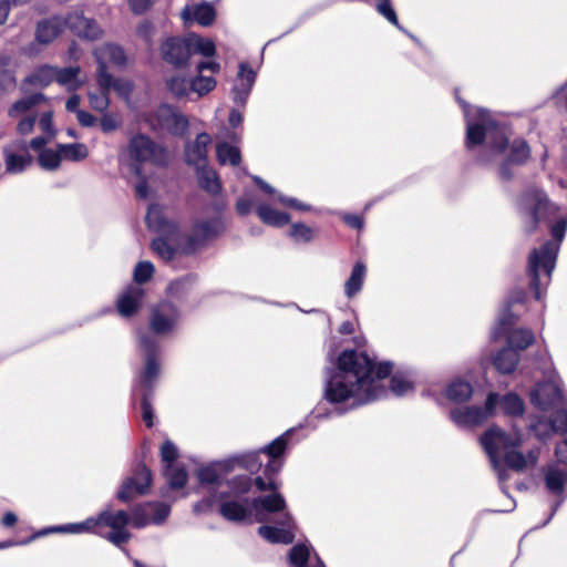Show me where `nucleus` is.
Returning <instances> with one entry per match:
<instances>
[{
    "mask_svg": "<svg viewBox=\"0 0 567 567\" xmlns=\"http://www.w3.org/2000/svg\"><path fill=\"white\" fill-rule=\"evenodd\" d=\"M32 162L33 157L29 153L25 155L8 153L6 155V169L10 174L22 173L32 164Z\"/></svg>",
    "mask_w": 567,
    "mask_h": 567,
    "instance_id": "obj_44",
    "label": "nucleus"
},
{
    "mask_svg": "<svg viewBox=\"0 0 567 567\" xmlns=\"http://www.w3.org/2000/svg\"><path fill=\"white\" fill-rule=\"evenodd\" d=\"M507 150L508 153L505 154L497 168V175L504 182H509L514 178L513 166L525 165L530 158L532 153L527 141L520 137L513 140L511 143L508 142Z\"/></svg>",
    "mask_w": 567,
    "mask_h": 567,
    "instance_id": "obj_12",
    "label": "nucleus"
},
{
    "mask_svg": "<svg viewBox=\"0 0 567 567\" xmlns=\"http://www.w3.org/2000/svg\"><path fill=\"white\" fill-rule=\"evenodd\" d=\"M554 220L555 223L549 227L553 240L545 241L539 249H533L528 258L529 289L537 300L542 297L539 268L542 267L545 274L550 277L556 265L559 245L564 240L567 230V215L560 216L558 214Z\"/></svg>",
    "mask_w": 567,
    "mask_h": 567,
    "instance_id": "obj_5",
    "label": "nucleus"
},
{
    "mask_svg": "<svg viewBox=\"0 0 567 567\" xmlns=\"http://www.w3.org/2000/svg\"><path fill=\"white\" fill-rule=\"evenodd\" d=\"M560 398V390L555 386L543 388L532 394V401L542 410H548Z\"/></svg>",
    "mask_w": 567,
    "mask_h": 567,
    "instance_id": "obj_37",
    "label": "nucleus"
},
{
    "mask_svg": "<svg viewBox=\"0 0 567 567\" xmlns=\"http://www.w3.org/2000/svg\"><path fill=\"white\" fill-rule=\"evenodd\" d=\"M508 349L514 351H524L535 343V334L528 328H515L506 333Z\"/></svg>",
    "mask_w": 567,
    "mask_h": 567,
    "instance_id": "obj_26",
    "label": "nucleus"
},
{
    "mask_svg": "<svg viewBox=\"0 0 567 567\" xmlns=\"http://www.w3.org/2000/svg\"><path fill=\"white\" fill-rule=\"evenodd\" d=\"M223 499L218 512L224 519L233 523H243L250 516V509L248 507L250 503L248 498H244L243 501Z\"/></svg>",
    "mask_w": 567,
    "mask_h": 567,
    "instance_id": "obj_22",
    "label": "nucleus"
},
{
    "mask_svg": "<svg viewBox=\"0 0 567 567\" xmlns=\"http://www.w3.org/2000/svg\"><path fill=\"white\" fill-rule=\"evenodd\" d=\"M56 148L61 153V158L72 162H79L87 157L89 151L83 143L58 144Z\"/></svg>",
    "mask_w": 567,
    "mask_h": 567,
    "instance_id": "obj_42",
    "label": "nucleus"
},
{
    "mask_svg": "<svg viewBox=\"0 0 567 567\" xmlns=\"http://www.w3.org/2000/svg\"><path fill=\"white\" fill-rule=\"evenodd\" d=\"M393 364L377 363L367 352L343 350L337 358V370L327 378L323 398L331 404L352 400L350 408L369 404L386 395L379 381L391 375Z\"/></svg>",
    "mask_w": 567,
    "mask_h": 567,
    "instance_id": "obj_1",
    "label": "nucleus"
},
{
    "mask_svg": "<svg viewBox=\"0 0 567 567\" xmlns=\"http://www.w3.org/2000/svg\"><path fill=\"white\" fill-rule=\"evenodd\" d=\"M446 398L455 403L467 402L473 395V386L468 381L454 380L446 388Z\"/></svg>",
    "mask_w": 567,
    "mask_h": 567,
    "instance_id": "obj_34",
    "label": "nucleus"
},
{
    "mask_svg": "<svg viewBox=\"0 0 567 567\" xmlns=\"http://www.w3.org/2000/svg\"><path fill=\"white\" fill-rule=\"evenodd\" d=\"M153 396L154 393L146 392L142 393L141 398L142 417L148 429L154 425V410L152 406Z\"/></svg>",
    "mask_w": 567,
    "mask_h": 567,
    "instance_id": "obj_58",
    "label": "nucleus"
},
{
    "mask_svg": "<svg viewBox=\"0 0 567 567\" xmlns=\"http://www.w3.org/2000/svg\"><path fill=\"white\" fill-rule=\"evenodd\" d=\"M290 236L296 241L309 243L313 238V230L303 223H295L290 227Z\"/></svg>",
    "mask_w": 567,
    "mask_h": 567,
    "instance_id": "obj_60",
    "label": "nucleus"
},
{
    "mask_svg": "<svg viewBox=\"0 0 567 567\" xmlns=\"http://www.w3.org/2000/svg\"><path fill=\"white\" fill-rule=\"evenodd\" d=\"M64 23L75 35L86 40H97L103 31L94 19H89L81 11L70 12L64 18Z\"/></svg>",
    "mask_w": 567,
    "mask_h": 567,
    "instance_id": "obj_16",
    "label": "nucleus"
},
{
    "mask_svg": "<svg viewBox=\"0 0 567 567\" xmlns=\"http://www.w3.org/2000/svg\"><path fill=\"white\" fill-rule=\"evenodd\" d=\"M128 524L130 516L127 512L123 509L116 512L104 509L96 516L89 517L81 523L54 526L34 532L24 540L9 539L0 542V549L27 545L37 538L49 535L51 533H90L109 540L116 547H122L132 537L131 532L127 529Z\"/></svg>",
    "mask_w": 567,
    "mask_h": 567,
    "instance_id": "obj_2",
    "label": "nucleus"
},
{
    "mask_svg": "<svg viewBox=\"0 0 567 567\" xmlns=\"http://www.w3.org/2000/svg\"><path fill=\"white\" fill-rule=\"evenodd\" d=\"M271 494L266 496H258L251 499L250 506L256 513V520L262 523L266 520L265 514H275L284 512L287 507L285 497L276 491H270Z\"/></svg>",
    "mask_w": 567,
    "mask_h": 567,
    "instance_id": "obj_18",
    "label": "nucleus"
},
{
    "mask_svg": "<svg viewBox=\"0 0 567 567\" xmlns=\"http://www.w3.org/2000/svg\"><path fill=\"white\" fill-rule=\"evenodd\" d=\"M367 276V267L363 261L354 264L350 277L344 284V293L348 298L354 297L361 289Z\"/></svg>",
    "mask_w": 567,
    "mask_h": 567,
    "instance_id": "obj_33",
    "label": "nucleus"
},
{
    "mask_svg": "<svg viewBox=\"0 0 567 567\" xmlns=\"http://www.w3.org/2000/svg\"><path fill=\"white\" fill-rule=\"evenodd\" d=\"M155 268L151 261H140L133 274L135 285L140 286L150 281L154 275Z\"/></svg>",
    "mask_w": 567,
    "mask_h": 567,
    "instance_id": "obj_52",
    "label": "nucleus"
},
{
    "mask_svg": "<svg viewBox=\"0 0 567 567\" xmlns=\"http://www.w3.org/2000/svg\"><path fill=\"white\" fill-rule=\"evenodd\" d=\"M516 322V317L511 312L508 308L507 311L499 318L498 323L493 332V338L497 339L499 337L506 336L513 328Z\"/></svg>",
    "mask_w": 567,
    "mask_h": 567,
    "instance_id": "obj_56",
    "label": "nucleus"
},
{
    "mask_svg": "<svg viewBox=\"0 0 567 567\" xmlns=\"http://www.w3.org/2000/svg\"><path fill=\"white\" fill-rule=\"evenodd\" d=\"M164 475L167 477L169 488L174 491L182 489L188 481V474L184 467L172 466L169 470L164 467Z\"/></svg>",
    "mask_w": 567,
    "mask_h": 567,
    "instance_id": "obj_46",
    "label": "nucleus"
},
{
    "mask_svg": "<svg viewBox=\"0 0 567 567\" xmlns=\"http://www.w3.org/2000/svg\"><path fill=\"white\" fill-rule=\"evenodd\" d=\"M238 76L243 81H245L243 83V86H245V87H243V89L235 87L234 89V92H235V97L234 99H235V101L244 100L248 95V93H249V91H250V89H251V86H252V84L255 82L256 73L248 65V63L241 62V63H239Z\"/></svg>",
    "mask_w": 567,
    "mask_h": 567,
    "instance_id": "obj_39",
    "label": "nucleus"
},
{
    "mask_svg": "<svg viewBox=\"0 0 567 567\" xmlns=\"http://www.w3.org/2000/svg\"><path fill=\"white\" fill-rule=\"evenodd\" d=\"M212 142L208 133L203 132L196 135L194 142L185 144L184 161L187 165L199 167L207 164V147Z\"/></svg>",
    "mask_w": 567,
    "mask_h": 567,
    "instance_id": "obj_19",
    "label": "nucleus"
},
{
    "mask_svg": "<svg viewBox=\"0 0 567 567\" xmlns=\"http://www.w3.org/2000/svg\"><path fill=\"white\" fill-rule=\"evenodd\" d=\"M197 478L199 483L204 485L217 484L219 482V470L217 465L210 464L198 468Z\"/></svg>",
    "mask_w": 567,
    "mask_h": 567,
    "instance_id": "obj_55",
    "label": "nucleus"
},
{
    "mask_svg": "<svg viewBox=\"0 0 567 567\" xmlns=\"http://www.w3.org/2000/svg\"><path fill=\"white\" fill-rule=\"evenodd\" d=\"M227 485L229 492H221L219 498H228L229 496L240 498L247 495L251 491V487L255 486V478L248 475H236L227 481Z\"/></svg>",
    "mask_w": 567,
    "mask_h": 567,
    "instance_id": "obj_32",
    "label": "nucleus"
},
{
    "mask_svg": "<svg viewBox=\"0 0 567 567\" xmlns=\"http://www.w3.org/2000/svg\"><path fill=\"white\" fill-rule=\"evenodd\" d=\"M96 83L100 90L111 93L114 90L118 95L127 96L132 92V84L128 81L114 78L107 71V65L104 61L97 63L96 69Z\"/></svg>",
    "mask_w": 567,
    "mask_h": 567,
    "instance_id": "obj_21",
    "label": "nucleus"
},
{
    "mask_svg": "<svg viewBox=\"0 0 567 567\" xmlns=\"http://www.w3.org/2000/svg\"><path fill=\"white\" fill-rule=\"evenodd\" d=\"M140 347L145 353L144 369L140 373L138 384L142 393H154V384L159 375L158 343L150 334L140 337Z\"/></svg>",
    "mask_w": 567,
    "mask_h": 567,
    "instance_id": "obj_11",
    "label": "nucleus"
},
{
    "mask_svg": "<svg viewBox=\"0 0 567 567\" xmlns=\"http://www.w3.org/2000/svg\"><path fill=\"white\" fill-rule=\"evenodd\" d=\"M39 127L44 133H47L50 137L55 136L56 131L53 125V112L52 111L43 112L41 114L40 120H39Z\"/></svg>",
    "mask_w": 567,
    "mask_h": 567,
    "instance_id": "obj_64",
    "label": "nucleus"
},
{
    "mask_svg": "<svg viewBox=\"0 0 567 567\" xmlns=\"http://www.w3.org/2000/svg\"><path fill=\"white\" fill-rule=\"evenodd\" d=\"M290 439V431L285 432L268 445L261 447L266 464L264 468V476L255 477V486L259 492L279 489L280 484L277 481V475L282 470L285 453Z\"/></svg>",
    "mask_w": 567,
    "mask_h": 567,
    "instance_id": "obj_6",
    "label": "nucleus"
},
{
    "mask_svg": "<svg viewBox=\"0 0 567 567\" xmlns=\"http://www.w3.org/2000/svg\"><path fill=\"white\" fill-rule=\"evenodd\" d=\"M152 484V471L147 467L144 460H141L133 466L132 474L121 483L116 492V498L121 503H131L137 497L148 494Z\"/></svg>",
    "mask_w": 567,
    "mask_h": 567,
    "instance_id": "obj_10",
    "label": "nucleus"
},
{
    "mask_svg": "<svg viewBox=\"0 0 567 567\" xmlns=\"http://www.w3.org/2000/svg\"><path fill=\"white\" fill-rule=\"evenodd\" d=\"M168 91L177 99L187 96L192 91V79L174 75L166 81Z\"/></svg>",
    "mask_w": 567,
    "mask_h": 567,
    "instance_id": "obj_45",
    "label": "nucleus"
},
{
    "mask_svg": "<svg viewBox=\"0 0 567 567\" xmlns=\"http://www.w3.org/2000/svg\"><path fill=\"white\" fill-rule=\"evenodd\" d=\"M96 62L106 61L117 66H124L126 64V55L122 47L114 43H105L94 51Z\"/></svg>",
    "mask_w": 567,
    "mask_h": 567,
    "instance_id": "obj_29",
    "label": "nucleus"
},
{
    "mask_svg": "<svg viewBox=\"0 0 567 567\" xmlns=\"http://www.w3.org/2000/svg\"><path fill=\"white\" fill-rule=\"evenodd\" d=\"M193 281L194 278L190 275H187L183 278H178L168 285L166 292L172 297L181 298L187 293L189 286L192 285Z\"/></svg>",
    "mask_w": 567,
    "mask_h": 567,
    "instance_id": "obj_53",
    "label": "nucleus"
},
{
    "mask_svg": "<svg viewBox=\"0 0 567 567\" xmlns=\"http://www.w3.org/2000/svg\"><path fill=\"white\" fill-rule=\"evenodd\" d=\"M109 95V92H104L102 90H100L99 93L89 92L87 96L91 107L97 112L106 111L110 105Z\"/></svg>",
    "mask_w": 567,
    "mask_h": 567,
    "instance_id": "obj_61",
    "label": "nucleus"
},
{
    "mask_svg": "<svg viewBox=\"0 0 567 567\" xmlns=\"http://www.w3.org/2000/svg\"><path fill=\"white\" fill-rule=\"evenodd\" d=\"M80 73L79 66H66L62 69L55 68V81L59 84L65 85L73 82Z\"/></svg>",
    "mask_w": 567,
    "mask_h": 567,
    "instance_id": "obj_63",
    "label": "nucleus"
},
{
    "mask_svg": "<svg viewBox=\"0 0 567 567\" xmlns=\"http://www.w3.org/2000/svg\"><path fill=\"white\" fill-rule=\"evenodd\" d=\"M450 419L457 426H476L481 425L486 421V412L483 408L472 405L464 409H453L450 412Z\"/></svg>",
    "mask_w": 567,
    "mask_h": 567,
    "instance_id": "obj_24",
    "label": "nucleus"
},
{
    "mask_svg": "<svg viewBox=\"0 0 567 567\" xmlns=\"http://www.w3.org/2000/svg\"><path fill=\"white\" fill-rule=\"evenodd\" d=\"M310 553L305 544H297L289 550V563L291 567H309Z\"/></svg>",
    "mask_w": 567,
    "mask_h": 567,
    "instance_id": "obj_49",
    "label": "nucleus"
},
{
    "mask_svg": "<svg viewBox=\"0 0 567 567\" xmlns=\"http://www.w3.org/2000/svg\"><path fill=\"white\" fill-rule=\"evenodd\" d=\"M61 153L60 151H53L52 148L42 150L38 155L39 165L47 171H55L61 165Z\"/></svg>",
    "mask_w": 567,
    "mask_h": 567,
    "instance_id": "obj_47",
    "label": "nucleus"
},
{
    "mask_svg": "<svg viewBox=\"0 0 567 567\" xmlns=\"http://www.w3.org/2000/svg\"><path fill=\"white\" fill-rule=\"evenodd\" d=\"M519 362V353L513 349H501L493 359L495 369L502 374L513 373Z\"/></svg>",
    "mask_w": 567,
    "mask_h": 567,
    "instance_id": "obj_30",
    "label": "nucleus"
},
{
    "mask_svg": "<svg viewBox=\"0 0 567 567\" xmlns=\"http://www.w3.org/2000/svg\"><path fill=\"white\" fill-rule=\"evenodd\" d=\"M128 155L136 163L134 173L141 176L140 164L151 162L158 166L167 165L168 154L165 147L157 145L148 135L136 134L128 142Z\"/></svg>",
    "mask_w": 567,
    "mask_h": 567,
    "instance_id": "obj_9",
    "label": "nucleus"
},
{
    "mask_svg": "<svg viewBox=\"0 0 567 567\" xmlns=\"http://www.w3.org/2000/svg\"><path fill=\"white\" fill-rule=\"evenodd\" d=\"M223 225L219 219L212 218L196 221L190 235L186 236V243L182 247L184 255L194 254L199 247H203L207 240L219 235Z\"/></svg>",
    "mask_w": 567,
    "mask_h": 567,
    "instance_id": "obj_14",
    "label": "nucleus"
},
{
    "mask_svg": "<svg viewBox=\"0 0 567 567\" xmlns=\"http://www.w3.org/2000/svg\"><path fill=\"white\" fill-rule=\"evenodd\" d=\"M390 390L395 395L402 396L414 390V383L403 373L396 372L391 375Z\"/></svg>",
    "mask_w": 567,
    "mask_h": 567,
    "instance_id": "obj_48",
    "label": "nucleus"
},
{
    "mask_svg": "<svg viewBox=\"0 0 567 567\" xmlns=\"http://www.w3.org/2000/svg\"><path fill=\"white\" fill-rule=\"evenodd\" d=\"M256 214L259 219L268 226L284 227L290 221V215L288 213L277 210L266 203L257 206Z\"/></svg>",
    "mask_w": 567,
    "mask_h": 567,
    "instance_id": "obj_27",
    "label": "nucleus"
},
{
    "mask_svg": "<svg viewBox=\"0 0 567 567\" xmlns=\"http://www.w3.org/2000/svg\"><path fill=\"white\" fill-rule=\"evenodd\" d=\"M196 171L198 184L202 189L213 196H216L221 192L223 186L216 171L208 168L207 164L196 167Z\"/></svg>",
    "mask_w": 567,
    "mask_h": 567,
    "instance_id": "obj_28",
    "label": "nucleus"
},
{
    "mask_svg": "<svg viewBox=\"0 0 567 567\" xmlns=\"http://www.w3.org/2000/svg\"><path fill=\"white\" fill-rule=\"evenodd\" d=\"M161 460L165 464V467L169 470L174 462L178 458V450L176 445L171 441L166 440L161 446Z\"/></svg>",
    "mask_w": 567,
    "mask_h": 567,
    "instance_id": "obj_57",
    "label": "nucleus"
},
{
    "mask_svg": "<svg viewBox=\"0 0 567 567\" xmlns=\"http://www.w3.org/2000/svg\"><path fill=\"white\" fill-rule=\"evenodd\" d=\"M524 209L530 218L526 234H534L540 223H550L560 213V208L553 203L547 193L537 187L527 188L520 196Z\"/></svg>",
    "mask_w": 567,
    "mask_h": 567,
    "instance_id": "obj_7",
    "label": "nucleus"
},
{
    "mask_svg": "<svg viewBox=\"0 0 567 567\" xmlns=\"http://www.w3.org/2000/svg\"><path fill=\"white\" fill-rule=\"evenodd\" d=\"M499 404L503 413L509 416H520L525 410L523 400L514 392L504 394Z\"/></svg>",
    "mask_w": 567,
    "mask_h": 567,
    "instance_id": "obj_41",
    "label": "nucleus"
},
{
    "mask_svg": "<svg viewBox=\"0 0 567 567\" xmlns=\"http://www.w3.org/2000/svg\"><path fill=\"white\" fill-rule=\"evenodd\" d=\"M159 236L151 243L152 249L165 261H172L176 255V248L169 241H175L179 235V225L175 220L166 218L161 212L150 209L146 216Z\"/></svg>",
    "mask_w": 567,
    "mask_h": 567,
    "instance_id": "obj_8",
    "label": "nucleus"
},
{
    "mask_svg": "<svg viewBox=\"0 0 567 567\" xmlns=\"http://www.w3.org/2000/svg\"><path fill=\"white\" fill-rule=\"evenodd\" d=\"M150 509H152L153 514L151 516L152 524L159 525L166 520L169 516L171 507L162 502H152Z\"/></svg>",
    "mask_w": 567,
    "mask_h": 567,
    "instance_id": "obj_62",
    "label": "nucleus"
},
{
    "mask_svg": "<svg viewBox=\"0 0 567 567\" xmlns=\"http://www.w3.org/2000/svg\"><path fill=\"white\" fill-rule=\"evenodd\" d=\"M258 534L271 544L289 545L295 539V534L291 530L269 525L259 526Z\"/></svg>",
    "mask_w": 567,
    "mask_h": 567,
    "instance_id": "obj_35",
    "label": "nucleus"
},
{
    "mask_svg": "<svg viewBox=\"0 0 567 567\" xmlns=\"http://www.w3.org/2000/svg\"><path fill=\"white\" fill-rule=\"evenodd\" d=\"M264 453L261 449H259L257 451H251L235 456V462L238 467L246 470L250 474H256L258 472L264 473L266 464V462H264Z\"/></svg>",
    "mask_w": 567,
    "mask_h": 567,
    "instance_id": "obj_31",
    "label": "nucleus"
},
{
    "mask_svg": "<svg viewBox=\"0 0 567 567\" xmlns=\"http://www.w3.org/2000/svg\"><path fill=\"white\" fill-rule=\"evenodd\" d=\"M158 122L169 134L178 137L184 136L189 127L188 118L184 114L176 113L169 107L159 112Z\"/></svg>",
    "mask_w": 567,
    "mask_h": 567,
    "instance_id": "obj_23",
    "label": "nucleus"
},
{
    "mask_svg": "<svg viewBox=\"0 0 567 567\" xmlns=\"http://www.w3.org/2000/svg\"><path fill=\"white\" fill-rule=\"evenodd\" d=\"M47 101V96L43 93H32L27 97H22L16 101L9 109L8 115L10 117H17L19 114L30 111L32 107Z\"/></svg>",
    "mask_w": 567,
    "mask_h": 567,
    "instance_id": "obj_36",
    "label": "nucleus"
},
{
    "mask_svg": "<svg viewBox=\"0 0 567 567\" xmlns=\"http://www.w3.org/2000/svg\"><path fill=\"white\" fill-rule=\"evenodd\" d=\"M53 81H55V68L51 65H42L25 78L27 83L41 87L50 85Z\"/></svg>",
    "mask_w": 567,
    "mask_h": 567,
    "instance_id": "obj_40",
    "label": "nucleus"
},
{
    "mask_svg": "<svg viewBox=\"0 0 567 567\" xmlns=\"http://www.w3.org/2000/svg\"><path fill=\"white\" fill-rule=\"evenodd\" d=\"M66 28L64 19L53 17L38 22L35 29V39L41 44H49L56 39Z\"/></svg>",
    "mask_w": 567,
    "mask_h": 567,
    "instance_id": "obj_25",
    "label": "nucleus"
},
{
    "mask_svg": "<svg viewBox=\"0 0 567 567\" xmlns=\"http://www.w3.org/2000/svg\"><path fill=\"white\" fill-rule=\"evenodd\" d=\"M216 19V11L209 3H203L195 9V20L202 27H209Z\"/></svg>",
    "mask_w": 567,
    "mask_h": 567,
    "instance_id": "obj_54",
    "label": "nucleus"
},
{
    "mask_svg": "<svg viewBox=\"0 0 567 567\" xmlns=\"http://www.w3.org/2000/svg\"><path fill=\"white\" fill-rule=\"evenodd\" d=\"M464 147L467 152L474 151L491 137V148L495 154H504L508 146L506 126L497 121L486 109H477L472 117H465Z\"/></svg>",
    "mask_w": 567,
    "mask_h": 567,
    "instance_id": "obj_4",
    "label": "nucleus"
},
{
    "mask_svg": "<svg viewBox=\"0 0 567 567\" xmlns=\"http://www.w3.org/2000/svg\"><path fill=\"white\" fill-rule=\"evenodd\" d=\"M181 312L177 306L168 300H162L151 308L150 329L155 334L172 332L177 326Z\"/></svg>",
    "mask_w": 567,
    "mask_h": 567,
    "instance_id": "obj_13",
    "label": "nucleus"
},
{
    "mask_svg": "<svg viewBox=\"0 0 567 567\" xmlns=\"http://www.w3.org/2000/svg\"><path fill=\"white\" fill-rule=\"evenodd\" d=\"M192 45H193V54L200 53L204 56L209 58V56L215 55V53H216L215 43L209 39L196 37L195 39H192Z\"/></svg>",
    "mask_w": 567,
    "mask_h": 567,
    "instance_id": "obj_59",
    "label": "nucleus"
},
{
    "mask_svg": "<svg viewBox=\"0 0 567 567\" xmlns=\"http://www.w3.org/2000/svg\"><path fill=\"white\" fill-rule=\"evenodd\" d=\"M480 443L489 457L493 467L498 472L501 481H506L509 477L507 471L501 468L502 461L507 468L517 473L534 467L538 462V449H532L527 454L518 451L523 444V434L519 431L506 432L494 424L482 433Z\"/></svg>",
    "mask_w": 567,
    "mask_h": 567,
    "instance_id": "obj_3",
    "label": "nucleus"
},
{
    "mask_svg": "<svg viewBox=\"0 0 567 567\" xmlns=\"http://www.w3.org/2000/svg\"><path fill=\"white\" fill-rule=\"evenodd\" d=\"M153 505L152 502H146L144 504H138L134 506L131 511L130 524L134 528H143L152 523V518L150 516V507Z\"/></svg>",
    "mask_w": 567,
    "mask_h": 567,
    "instance_id": "obj_43",
    "label": "nucleus"
},
{
    "mask_svg": "<svg viewBox=\"0 0 567 567\" xmlns=\"http://www.w3.org/2000/svg\"><path fill=\"white\" fill-rule=\"evenodd\" d=\"M528 429L542 441H545L550 435V432L564 434L567 432V410L556 411L548 423L538 419L536 422L530 423Z\"/></svg>",
    "mask_w": 567,
    "mask_h": 567,
    "instance_id": "obj_20",
    "label": "nucleus"
},
{
    "mask_svg": "<svg viewBox=\"0 0 567 567\" xmlns=\"http://www.w3.org/2000/svg\"><path fill=\"white\" fill-rule=\"evenodd\" d=\"M565 473L557 468H549L545 475L546 487L554 494L564 492Z\"/></svg>",
    "mask_w": 567,
    "mask_h": 567,
    "instance_id": "obj_50",
    "label": "nucleus"
},
{
    "mask_svg": "<svg viewBox=\"0 0 567 567\" xmlns=\"http://www.w3.org/2000/svg\"><path fill=\"white\" fill-rule=\"evenodd\" d=\"M145 290L137 285H128L116 300V309L124 318L135 316L142 308Z\"/></svg>",
    "mask_w": 567,
    "mask_h": 567,
    "instance_id": "obj_17",
    "label": "nucleus"
},
{
    "mask_svg": "<svg viewBox=\"0 0 567 567\" xmlns=\"http://www.w3.org/2000/svg\"><path fill=\"white\" fill-rule=\"evenodd\" d=\"M192 54V39L169 37L161 45L162 59L177 69L185 68Z\"/></svg>",
    "mask_w": 567,
    "mask_h": 567,
    "instance_id": "obj_15",
    "label": "nucleus"
},
{
    "mask_svg": "<svg viewBox=\"0 0 567 567\" xmlns=\"http://www.w3.org/2000/svg\"><path fill=\"white\" fill-rule=\"evenodd\" d=\"M216 84L217 82L214 78L198 73L197 76L192 79V91L203 96L213 91Z\"/></svg>",
    "mask_w": 567,
    "mask_h": 567,
    "instance_id": "obj_51",
    "label": "nucleus"
},
{
    "mask_svg": "<svg viewBox=\"0 0 567 567\" xmlns=\"http://www.w3.org/2000/svg\"><path fill=\"white\" fill-rule=\"evenodd\" d=\"M216 157L219 164L225 165L229 163L233 166H238L241 162V154L237 146L230 145L227 142L218 143L216 146Z\"/></svg>",
    "mask_w": 567,
    "mask_h": 567,
    "instance_id": "obj_38",
    "label": "nucleus"
}]
</instances>
